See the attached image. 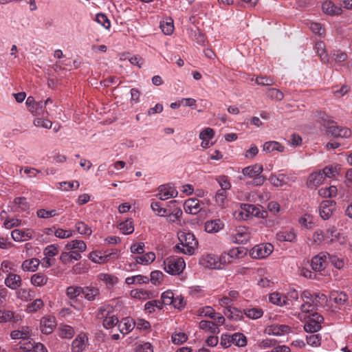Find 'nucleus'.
<instances>
[{"mask_svg":"<svg viewBox=\"0 0 352 352\" xmlns=\"http://www.w3.org/2000/svg\"><path fill=\"white\" fill-rule=\"evenodd\" d=\"M177 235L179 243L176 245V248L179 252L188 255L194 254L198 246V241L194 234L190 232L180 231Z\"/></svg>","mask_w":352,"mask_h":352,"instance_id":"f257e3e1","label":"nucleus"},{"mask_svg":"<svg viewBox=\"0 0 352 352\" xmlns=\"http://www.w3.org/2000/svg\"><path fill=\"white\" fill-rule=\"evenodd\" d=\"M97 318L103 320V327L107 329H112L118 323V318L114 314L113 307L109 305H104L99 307Z\"/></svg>","mask_w":352,"mask_h":352,"instance_id":"f03ea898","label":"nucleus"},{"mask_svg":"<svg viewBox=\"0 0 352 352\" xmlns=\"http://www.w3.org/2000/svg\"><path fill=\"white\" fill-rule=\"evenodd\" d=\"M164 270L171 275L180 274L186 267L184 260L182 257L170 256L164 261Z\"/></svg>","mask_w":352,"mask_h":352,"instance_id":"7ed1b4c3","label":"nucleus"},{"mask_svg":"<svg viewBox=\"0 0 352 352\" xmlns=\"http://www.w3.org/2000/svg\"><path fill=\"white\" fill-rule=\"evenodd\" d=\"M28 111L37 118H47L49 116L48 111L44 107L43 101L36 102L34 97H28L25 102Z\"/></svg>","mask_w":352,"mask_h":352,"instance_id":"20e7f679","label":"nucleus"},{"mask_svg":"<svg viewBox=\"0 0 352 352\" xmlns=\"http://www.w3.org/2000/svg\"><path fill=\"white\" fill-rule=\"evenodd\" d=\"M317 122L326 129V133L336 138L339 133L340 126H337L336 123L331 120L329 116L324 112L317 113Z\"/></svg>","mask_w":352,"mask_h":352,"instance_id":"39448f33","label":"nucleus"},{"mask_svg":"<svg viewBox=\"0 0 352 352\" xmlns=\"http://www.w3.org/2000/svg\"><path fill=\"white\" fill-rule=\"evenodd\" d=\"M240 208L241 210L240 214L242 216V218H249L250 217L265 218L267 215V211L261 210L259 208L252 204H241Z\"/></svg>","mask_w":352,"mask_h":352,"instance_id":"423d86ee","label":"nucleus"},{"mask_svg":"<svg viewBox=\"0 0 352 352\" xmlns=\"http://www.w3.org/2000/svg\"><path fill=\"white\" fill-rule=\"evenodd\" d=\"M251 236L250 228L245 226L237 227L230 236V241L234 243H245Z\"/></svg>","mask_w":352,"mask_h":352,"instance_id":"0eeeda50","label":"nucleus"},{"mask_svg":"<svg viewBox=\"0 0 352 352\" xmlns=\"http://www.w3.org/2000/svg\"><path fill=\"white\" fill-rule=\"evenodd\" d=\"M200 263L205 267L211 269H221L224 264L223 256L219 258L217 256L212 254L202 256L200 259Z\"/></svg>","mask_w":352,"mask_h":352,"instance_id":"6e6552de","label":"nucleus"},{"mask_svg":"<svg viewBox=\"0 0 352 352\" xmlns=\"http://www.w3.org/2000/svg\"><path fill=\"white\" fill-rule=\"evenodd\" d=\"M323 320L324 318L321 315L318 313L313 314L305 323V331L311 333L318 331L321 329V322Z\"/></svg>","mask_w":352,"mask_h":352,"instance_id":"1a4fd4ad","label":"nucleus"},{"mask_svg":"<svg viewBox=\"0 0 352 352\" xmlns=\"http://www.w3.org/2000/svg\"><path fill=\"white\" fill-rule=\"evenodd\" d=\"M329 253L327 252H321L318 254L314 256L311 259V267L315 272L323 271L327 263Z\"/></svg>","mask_w":352,"mask_h":352,"instance_id":"9d476101","label":"nucleus"},{"mask_svg":"<svg viewBox=\"0 0 352 352\" xmlns=\"http://www.w3.org/2000/svg\"><path fill=\"white\" fill-rule=\"evenodd\" d=\"M273 250V245L270 243L261 244L254 246L251 251L254 258H263L269 256Z\"/></svg>","mask_w":352,"mask_h":352,"instance_id":"9b49d317","label":"nucleus"},{"mask_svg":"<svg viewBox=\"0 0 352 352\" xmlns=\"http://www.w3.org/2000/svg\"><path fill=\"white\" fill-rule=\"evenodd\" d=\"M336 209V202L333 200L322 201L320 205L319 214L322 219H329Z\"/></svg>","mask_w":352,"mask_h":352,"instance_id":"f8f14e48","label":"nucleus"},{"mask_svg":"<svg viewBox=\"0 0 352 352\" xmlns=\"http://www.w3.org/2000/svg\"><path fill=\"white\" fill-rule=\"evenodd\" d=\"M56 326V318L52 316L43 317L40 322V329L44 334H50Z\"/></svg>","mask_w":352,"mask_h":352,"instance_id":"ddd939ff","label":"nucleus"},{"mask_svg":"<svg viewBox=\"0 0 352 352\" xmlns=\"http://www.w3.org/2000/svg\"><path fill=\"white\" fill-rule=\"evenodd\" d=\"M157 197L161 200H166L171 197L177 196V191L169 184L160 185L158 188Z\"/></svg>","mask_w":352,"mask_h":352,"instance_id":"4468645a","label":"nucleus"},{"mask_svg":"<svg viewBox=\"0 0 352 352\" xmlns=\"http://www.w3.org/2000/svg\"><path fill=\"white\" fill-rule=\"evenodd\" d=\"M202 205L203 204H201L198 199L190 198L185 201L184 209L187 213L196 214L202 210Z\"/></svg>","mask_w":352,"mask_h":352,"instance_id":"2eb2a0df","label":"nucleus"},{"mask_svg":"<svg viewBox=\"0 0 352 352\" xmlns=\"http://www.w3.org/2000/svg\"><path fill=\"white\" fill-rule=\"evenodd\" d=\"M34 232L31 229L19 230L14 229L11 232L12 239L17 242L26 241L33 237Z\"/></svg>","mask_w":352,"mask_h":352,"instance_id":"dca6fc26","label":"nucleus"},{"mask_svg":"<svg viewBox=\"0 0 352 352\" xmlns=\"http://www.w3.org/2000/svg\"><path fill=\"white\" fill-rule=\"evenodd\" d=\"M4 283L8 288L17 290L22 285V279L19 275L9 272L5 278Z\"/></svg>","mask_w":352,"mask_h":352,"instance_id":"f3484780","label":"nucleus"},{"mask_svg":"<svg viewBox=\"0 0 352 352\" xmlns=\"http://www.w3.org/2000/svg\"><path fill=\"white\" fill-rule=\"evenodd\" d=\"M276 237L280 241L294 243L297 239V234L294 228L285 229L277 232Z\"/></svg>","mask_w":352,"mask_h":352,"instance_id":"a211bd4d","label":"nucleus"},{"mask_svg":"<svg viewBox=\"0 0 352 352\" xmlns=\"http://www.w3.org/2000/svg\"><path fill=\"white\" fill-rule=\"evenodd\" d=\"M31 329L28 326H23L19 329L13 330L10 333V337L13 340L21 339L26 340L31 336Z\"/></svg>","mask_w":352,"mask_h":352,"instance_id":"6ab92c4d","label":"nucleus"},{"mask_svg":"<svg viewBox=\"0 0 352 352\" xmlns=\"http://www.w3.org/2000/svg\"><path fill=\"white\" fill-rule=\"evenodd\" d=\"M263 170V165L261 164H255L252 166L245 167L242 170V173L244 176L250 178H254L256 176L261 175Z\"/></svg>","mask_w":352,"mask_h":352,"instance_id":"aec40b11","label":"nucleus"},{"mask_svg":"<svg viewBox=\"0 0 352 352\" xmlns=\"http://www.w3.org/2000/svg\"><path fill=\"white\" fill-rule=\"evenodd\" d=\"M269 300L272 304L278 306H289L291 305V303L288 302L287 297L279 292L270 294Z\"/></svg>","mask_w":352,"mask_h":352,"instance_id":"412c9836","label":"nucleus"},{"mask_svg":"<svg viewBox=\"0 0 352 352\" xmlns=\"http://www.w3.org/2000/svg\"><path fill=\"white\" fill-rule=\"evenodd\" d=\"M86 340H87L86 334L85 333H79L72 342V352H82L85 348Z\"/></svg>","mask_w":352,"mask_h":352,"instance_id":"4be33fe9","label":"nucleus"},{"mask_svg":"<svg viewBox=\"0 0 352 352\" xmlns=\"http://www.w3.org/2000/svg\"><path fill=\"white\" fill-rule=\"evenodd\" d=\"M83 292L82 297L89 301H94L100 295V289L96 287L85 286L82 287Z\"/></svg>","mask_w":352,"mask_h":352,"instance_id":"5701e85b","label":"nucleus"},{"mask_svg":"<svg viewBox=\"0 0 352 352\" xmlns=\"http://www.w3.org/2000/svg\"><path fill=\"white\" fill-rule=\"evenodd\" d=\"M224 223L219 219L207 221L205 223V230L208 233H216L222 230Z\"/></svg>","mask_w":352,"mask_h":352,"instance_id":"b1692460","label":"nucleus"},{"mask_svg":"<svg viewBox=\"0 0 352 352\" xmlns=\"http://www.w3.org/2000/svg\"><path fill=\"white\" fill-rule=\"evenodd\" d=\"M324 177L320 170L312 173L308 178L307 185L309 188H316L324 181Z\"/></svg>","mask_w":352,"mask_h":352,"instance_id":"393cba45","label":"nucleus"},{"mask_svg":"<svg viewBox=\"0 0 352 352\" xmlns=\"http://www.w3.org/2000/svg\"><path fill=\"white\" fill-rule=\"evenodd\" d=\"M21 320V316L15 314L13 311L10 310H0V323L12 321L17 323Z\"/></svg>","mask_w":352,"mask_h":352,"instance_id":"a878e982","label":"nucleus"},{"mask_svg":"<svg viewBox=\"0 0 352 352\" xmlns=\"http://www.w3.org/2000/svg\"><path fill=\"white\" fill-rule=\"evenodd\" d=\"M245 254V252L243 248L239 247L234 248L231 250L228 253H225L223 255V263L226 262L230 263V258H239Z\"/></svg>","mask_w":352,"mask_h":352,"instance_id":"bb28decb","label":"nucleus"},{"mask_svg":"<svg viewBox=\"0 0 352 352\" xmlns=\"http://www.w3.org/2000/svg\"><path fill=\"white\" fill-rule=\"evenodd\" d=\"M322 8L324 13L329 15H340L342 12V8L336 6L332 1L324 2Z\"/></svg>","mask_w":352,"mask_h":352,"instance_id":"cd10ccee","label":"nucleus"},{"mask_svg":"<svg viewBox=\"0 0 352 352\" xmlns=\"http://www.w3.org/2000/svg\"><path fill=\"white\" fill-rule=\"evenodd\" d=\"M118 327L120 333L127 334L134 328L133 321L129 318H123L120 322L118 321Z\"/></svg>","mask_w":352,"mask_h":352,"instance_id":"c85d7f7f","label":"nucleus"},{"mask_svg":"<svg viewBox=\"0 0 352 352\" xmlns=\"http://www.w3.org/2000/svg\"><path fill=\"white\" fill-rule=\"evenodd\" d=\"M58 333L61 338L71 339L74 336L75 331L69 325L60 324L58 327Z\"/></svg>","mask_w":352,"mask_h":352,"instance_id":"c756f323","label":"nucleus"},{"mask_svg":"<svg viewBox=\"0 0 352 352\" xmlns=\"http://www.w3.org/2000/svg\"><path fill=\"white\" fill-rule=\"evenodd\" d=\"M82 292L83 290L82 289V287L72 285L66 289L65 294L69 299L76 302L78 300L77 298L78 296L82 297Z\"/></svg>","mask_w":352,"mask_h":352,"instance_id":"7c9ffc66","label":"nucleus"},{"mask_svg":"<svg viewBox=\"0 0 352 352\" xmlns=\"http://www.w3.org/2000/svg\"><path fill=\"white\" fill-rule=\"evenodd\" d=\"M330 301L340 306L345 304L348 300V296L345 293L333 291L329 295Z\"/></svg>","mask_w":352,"mask_h":352,"instance_id":"2f4dec72","label":"nucleus"},{"mask_svg":"<svg viewBox=\"0 0 352 352\" xmlns=\"http://www.w3.org/2000/svg\"><path fill=\"white\" fill-rule=\"evenodd\" d=\"M269 331L272 335L280 336L289 333L291 331V327L285 324H276L270 326Z\"/></svg>","mask_w":352,"mask_h":352,"instance_id":"473e14b6","label":"nucleus"},{"mask_svg":"<svg viewBox=\"0 0 352 352\" xmlns=\"http://www.w3.org/2000/svg\"><path fill=\"white\" fill-rule=\"evenodd\" d=\"M40 261L38 258L27 259L22 263L21 268L23 271L35 272L37 270Z\"/></svg>","mask_w":352,"mask_h":352,"instance_id":"72a5a7b5","label":"nucleus"},{"mask_svg":"<svg viewBox=\"0 0 352 352\" xmlns=\"http://www.w3.org/2000/svg\"><path fill=\"white\" fill-rule=\"evenodd\" d=\"M315 218L310 214H305L299 218L298 223L306 229L311 230L315 226Z\"/></svg>","mask_w":352,"mask_h":352,"instance_id":"f704fd0d","label":"nucleus"},{"mask_svg":"<svg viewBox=\"0 0 352 352\" xmlns=\"http://www.w3.org/2000/svg\"><path fill=\"white\" fill-rule=\"evenodd\" d=\"M224 314L228 318L237 321L243 318L244 311L242 312L241 310L236 307H230L227 309H225Z\"/></svg>","mask_w":352,"mask_h":352,"instance_id":"c9c22d12","label":"nucleus"},{"mask_svg":"<svg viewBox=\"0 0 352 352\" xmlns=\"http://www.w3.org/2000/svg\"><path fill=\"white\" fill-rule=\"evenodd\" d=\"M199 328L204 331H208L213 334H217L219 333V329L217 325L212 322L208 320H201L199 322Z\"/></svg>","mask_w":352,"mask_h":352,"instance_id":"e433bc0d","label":"nucleus"},{"mask_svg":"<svg viewBox=\"0 0 352 352\" xmlns=\"http://www.w3.org/2000/svg\"><path fill=\"white\" fill-rule=\"evenodd\" d=\"M33 349L34 341L32 339L21 340L14 348L16 351H21L23 352H32Z\"/></svg>","mask_w":352,"mask_h":352,"instance_id":"4c0bfd02","label":"nucleus"},{"mask_svg":"<svg viewBox=\"0 0 352 352\" xmlns=\"http://www.w3.org/2000/svg\"><path fill=\"white\" fill-rule=\"evenodd\" d=\"M47 277L42 273H36L31 276L30 282L36 287H42L47 283Z\"/></svg>","mask_w":352,"mask_h":352,"instance_id":"58836bf2","label":"nucleus"},{"mask_svg":"<svg viewBox=\"0 0 352 352\" xmlns=\"http://www.w3.org/2000/svg\"><path fill=\"white\" fill-rule=\"evenodd\" d=\"M149 282V278L146 276H143L141 274L132 276L127 277L125 279V283L126 285H132V284H146Z\"/></svg>","mask_w":352,"mask_h":352,"instance_id":"ea45409f","label":"nucleus"},{"mask_svg":"<svg viewBox=\"0 0 352 352\" xmlns=\"http://www.w3.org/2000/svg\"><path fill=\"white\" fill-rule=\"evenodd\" d=\"M155 259V254L152 252L135 257V262L138 264L142 265H148L154 261Z\"/></svg>","mask_w":352,"mask_h":352,"instance_id":"a19ab883","label":"nucleus"},{"mask_svg":"<svg viewBox=\"0 0 352 352\" xmlns=\"http://www.w3.org/2000/svg\"><path fill=\"white\" fill-rule=\"evenodd\" d=\"M243 311L247 317L252 320L260 318L263 315L262 309L258 307L246 308Z\"/></svg>","mask_w":352,"mask_h":352,"instance_id":"79ce46f5","label":"nucleus"},{"mask_svg":"<svg viewBox=\"0 0 352 352\" xmlns=\"http://www.w3.org/2000/svg\"><path fill=\"white\" fill-rule=\"evenodd\" d=\"M65 248L68 250H77V251L82 252L86 250L87 245L82 240H73L66 245Z\"/></svg>","mask_w":352,"mask_h":352,"instance_id":"37998d69","label":"nucleus"},{"mask_svg":"<svg viewBox=\"0 0 352 352\" xmlns=\"http://www.w3.org/2000/svg\"><path fill=\"white\" fill-rule=\"evenodd\" d=\"M263 151L267 153L272 152L274 151H277L279 152L284 151V146H282L279 142L276 141H270L266 142L263 144Z\"/></svg>","mask_w":352,"mask_h":352,"instance_id":"c03bdc74","label":"nucleus"},{"mask_svg":"<svg viewBox=\"0 0 352 352\" xmlns=\"http://www.w3.org/2000/svg\"><path fill=\"white\" fill-rule=\"evenodd\" d=\"M118 228L124 234H130L134 231L133 222L131 219H126V221L121 222Z\"/></svg>","mask_w":352,"mask_h":352,"instance_id":"a18cd8bd","label":"nucleus"},{"mask_svg":"<svg viewBox=\"0 0 352 352\" xmlns=\"http://www.w3.org/2000/svg\"><path fill=\"white\" fill-rule=\"evenodd\" d=\"M316 50L317 51V54H318L320 60L324 63H327L329 62V56L325 51V46L324 43L322 41L317 42L316 43Z\"/></svg>","mask_w":352,"mask_h":352,"instance_id":"49530a36","label":"nucleus"},{"mask_svg":"<svg viewBox=\"0 0 352 352\" xmlns=\"http://www.w3.org/2000/svg\"><path fill=\"white\" fill-rule=\"evenodd\" d=\"M98 278L109 286H113L118 280L116 276L106 273H100L98 275Z\"/></svg>","mask_w":352,"mask_h":352,"instance_id":"de8ad7c7","label":"nucleus"},{"mask_svg":"<svg viewBox=\"0 0 352 352\" xmlns=\"http://www.w3.org/2000/svg\"><path fill=\"white\" fill-rule=\"evenodd\" d=\"M16 296L23 301H30L34 298V292L31 289L21 288L16 292Z\"/></svg>","mask_w":352,"mask_h":352,"instance_id":"09e8293b","label":"nucleus"},{"mask_svg":"<svg viewBox=\"0 0 352 352\" xmlns=\"http://www.w3.org/2000/svg\"><path fill=\"white\" fill-rule=\"evenodd\" d=\"M111 256L113 258H118L119 254L118 252H114L109 255H107L106 256H98L96 252H91L89 254V258L96 263H102L107 261V257H111Z\"/></svg>","mask_w":352,"mask_h":352,"instance_id":"8fccbe9b","label":"nucleus"},{"mask_svg":"<svg viewBox=\"0 0 352 352\" xmlns=\"http://www.w3.org/2000/svg\"><path fill=\"white\" fill-rule=\"evenodd\" d=\"M160 28L166 35H170L174 30L173 20L167 19L166 21L160 22Z\"/></svg>","mask_w":352,"mask_h":352,"instance_id":"3c124183","label":"nucleus"},{"mask_svg":"<svg viewBox=\"0 0 352 352\" xmlns=\"http://www.w3.org/2000/svg\"><path fill=\"white\" fill-rule=\"evenodd\" d=\"M228 192L226 190H218L216 192L214 199L217 204L224 208L227 203Z\"/></svg>","mask_w":352,"mask_h":352,"instance_id":"603ef678","label":"nucleus"},{"mask_svg":"<svg viewBox=\"0 0 352 352\" xmlns=\"http://www.w3.org/2000/svg\"><path fill=\"white\" fill-rule=\"evenodd\" d=\"M328 260L330 261L331 265L338 270L342 269L345 265L344 259L336 254L331 255L329 254Z\"/></svg>","mask_w":352,"mask_h":352,"instance_id":"864d4df0","label":"nucleus"},{"mask_svg":"<svg viewBox=\"0 0 352 352\" xmlns=\"http://www.w3.org/2000/svg\"><path fill=\"white\" fill-rule=\"evenodd\" d=\"M232 344L239 347H243L247 344L246 336L241 333H235L232 335Z\"/></svg>","mask_w":352,"mask_h":352,"instance_id":"5fc2aeb1","label":"nucleus"},{"mask_svg":"<svg viewBox=\"0 0 352 352\" xmlns=\"http://www.w3.org/2000/svg\"><path fill=\"white\" fill-rule=\"evenodd\" d=\"M183 212L180 208H175L172 211L170 209H168V214L166 216L168 218V221L174 223L179 220Z\"/></svg>","mask_w":352,"mask_h":352,"instance_id":"6e6d98bb","label":"nucleus"},{"mask_svg":"<svg viewBox=\"0 0 352 352\" xmlns=\"http://www.w3.org/2000/svg\"><path fill=\"white\" fill-rule=\"evenodd\" d=\"M151 207L157 216L166 217L168 214V208H163L160 202L152 201Z\"/></svg>","mask_w":352,"mask_h":352,"instance_id":"4d7b16f0","label":"nucleus"},{"mask_svg":"<svg viewBox=\"0 0 352 352\" xmlns=\"http://www.w3.org/2000/svg\"><path fill=\"white\" fill-rule=\"evenodd\" d=\"M197 315L199 316L208 317L212 319L217 316V313L212 307L206 306L198 309Z\"/></svg>","mask_w":352,"mask_h":352,"instance_id":"13d9d810","label":"nucleus"},{"mask_svg":"<svg viewBox=\"0 0 352 352\" xmlns=\"http://www.w3.org/2000/svg\"><path fill=\"white\" fill-rule=\"evenodd\" d=\"M75 228L76 231L80 234L90 236L92 233L91 228L82 221H78L75 225Z\"/></svg>","mask_w":352,"mask_h":352,"instance_id":"bf43d9fd","label":"nucleus"},{"mask_svg":"<svg viewBox=\"0 0 352 352\" xmlns=\"http://www.w3.org/2000/svg\"><path fill=\"white\" fill-rule=\"evenodd\" d=\"M80 184L78 181H72V182H63L59 183L58 188L62 190H76L79 188Z\"/></svg>","mask_w":352,"mask_h":352,"instance_id":"052dcab7","label":"nucleus"},{"mask_svg":"<svg viewBox=\"0 0 352 352\" xmlns=\"http://www.w3.org/2000/svg\"><path fill=\"white\" fill-rule=\"evenodd\" d=\"M44 306V302L41 298L34 300L27 306V311L30 313L36 312Z\"/></svg>","mask_w":352,"mask_h":352,"instance_id":"680f3d73","label":"nucleus"},{"mask_svg":"<svg viewBox=\"0 0 352 352\" xmlns=\"http://www.w3.org/2000/svg\"><path fill=\"white\" fill-rule=\"evenodd\" d=\"M320 172L322 175L324 177V179L327 177H333L338 174V168L337 166H326L322 170H320Z\"/></svg>","mask_w":352,"mask_h":352,"instance_id":"e2e57ef3","label":"nucleus"},{"mask_svg":"<svg viewBox=\"0 0 352 352\" xmlns=\"http://www.w3.org/2000/svg\"><path fill=\"white\" fill-rule=\"evenodd\" d=\"M131 296L133 298L140 299V300H146L149 298V293L148 292L140 289H133L131 291Z\"/></svg>","mask_w":352,"mask_h":352,"instance_id":"0e129e2a","label":"nucleus"},{"mask_svg":"<svg viewBox=\"0 0 352 352\" xmlns=\"http://www.w3.org/2000/svg\"><path fill=\"white\" fill-rule=\"evenodd\" d=\"M216 181L219 184L221 189L227 191L231 188V184L228 177L226 175H220L216 178Z\"/></svg>","mask_w":352,"mask_h":352,"instance_id":"69168bd1","label":"nucleus"},{"mask_svg":"<svg viewBox=\"0 0 352 352\" xmlns=\"http://www.w3.org/2000/svg\"><path fill=\"white\" fill-rule=\"evenodd\" d=\"M162 303L161 302L160 300H158L148 301L147 302H146L144 305L145 309L147 310L149 313L155 311V308H157L158 309H162Z\"/></svg>","mask_w":352,"mask_h":352,"instance_id":"338daca9","label":"nucleus"},{"mask_svg":"<svg viewBox=\"0 0 352 352\" xmlns=\"http://www.w3.org/2000/svg\"><path fill=\"white\" fill-rule=\"evenodd\" d=\"M175 294L170 290H167L163 292L161 295V302L163 305H170L173 303L174 300Z\"/></svg>","mask_w":352,"mask_h":352,"instance_id":"774afa93","label":"nucleus"}]
</instances>
